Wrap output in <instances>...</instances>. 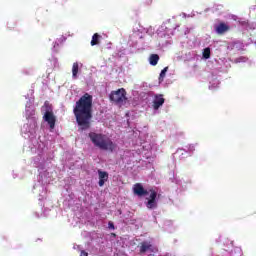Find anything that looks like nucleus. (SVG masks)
I'll return each instance as SVG.
<instances>
[{
  "label": "nucleus",
  "instance_id": "nucleus-3",
  "mask_svg": "<svg viewBox=\"0 0 256 256\" xmlns=\"http://www.w3.org/2000/svg\"><path fill=\"white\" fill-rule=\"evenodd\" d=\"M110 101L116 103V105H123L127 101V91L125 88H119L116 91H112L109 95Z\"/></svg>",
  "mask_w": 256,
  "mask_h": 256
},
{
  "label": "nucleus",
  "instance_id": "nucleus-2",
  "mask_svg": "<svg viewBox=\"0 0 256 256\" xmlns=\"http://www.w3.org/2000/svg\"><path fill=\"white\" fill-rule=\"evenodd\" d=\"M88 137L94 147H98L101 151H110V153H113L117 147V145L113 143V140L105 134L90 132Z\"/></svg>",
  "mask_w": 256,
  "mask_h": 256
},
{
  "label": "nucleus",
  "instance_id": "nucleus-8",
  "mask_svg": "<svg viewBox=\"0 0 256 256\" xmlns=\"http://www.w3.org/2000/svg\"><path fill=\"white\" fill-rule=\"evenodd\" d=\"M231 27L229 25L225 24V22H220L218 25L215 26V31L217 35H225L227 31H229Z\"/></svg>",
  "mask_w": 256,
  "mask_h": 256
},
{
  "label": "nucleus",
  "instance_id": "nucleus-16",
  "mask_svg": "<svg viewBox=\"0 0 256 256\" xmlns=\"http://www.w3.org/2000/svg\"><path fill=\"white\" fill-rule=\"evenodd\" d=\"M108 227L109 229H115V225L113 224V222H109Z\"/></svg>",
  "mask_w": 256,
  "mask_h": 256
},
{
  "label": "nucleus",
  "instance_id": "nucleus-12",
  "mask_svg": "<svg viewBox=\"0 0 256 256\" xmlns=\"http://www.w3.org/2000/svg\"><path fill=\"white\" fill-rule=\"evenodd\" d=\"M149 63H150V65L155 67V65H157V63H159V55L151 54L149 57Z\"/></svg>",
  "mask_w": 256,
  "mask_h": 256
},
{
  "label": "nucleus",
  "instance_id": "nucleus-4",
  "mask_svg": "<svg viewBox=\"0 0 256 256\" xmlns=\"http://www.w3.org/2000/svg\"><path fill=\"white\" fill-rule=\"evenodd\" d=\"M46 108V111L43 115V120L48 123L51 130L55 129V124L57 123V117L53 113V108L49 103L45 102L44 106Z\"/></svg>",
  "mask_w": 256,
  "mask_h": 256
},
{
  "label": "nucleus",
  "instance_id": "nucleus-5",
  "mask_svg": "<svg viewBox=\"0 0 256 256\" xmlns=\"http://www.w3.org/2000/svg\"><path fill=\"white\" fill-rule=\"evenodd\" d=\"M150 197L146 203L147 209H157V191L154 189L149 190Z\"/></svg>",
  "mask_w": 256,
  "mask_h": 256
},
{
  "label": "nucleus",
  "instance_id": "nucleus-11",
  "mask_svg": "<svg viewBox=\"0 0 256 256\" xmlns=\"http://www.w3.org/2000/svg\"><path fill=\"white\" fill-rule=\"evenodd\" d=\"M101 39V35H99V33H95L93 36H92V40L90 42V45L92 47H95V45H99V41Z\"/></svg>",
  "mask_w": 256,
  "mask_h": 256
},
{
  "label": "nucleus",
  "instance_id": "nucleus-15",
  "mask_svg": "<svg viewBox=\"0 0 256 256\" xmlns=\"http://www.w3.org/2000/svg\"><path fill=\"white\" fill-rule=\"evenodd\" d=\"M167 71H169V67H165L161 72L159 76V82H163V79H165V75H167Z\"/></svg>",
  "mask_w": 256,
  "mask_h": 256
},
{
  "label": "nucleus",
  "instance_id": "nucleus-18",
  "mask_svg": "<svg viewBox=\"0 0 256 256\" xmlns=\"http://www.w3.org/2000/svg\"><path fill=\"white\" fill-rule=\"evenodd\" d=\"M67 1H69V0H60V3H61V5H65V3H67Z\"/></svg>",
  "mask_w": 256,
  "mask_h": 256
},
{
  "label": "nucleus",
  "instance_id": "nucleus-6",
  "mask_svg": "<svg viewBox=\"0 0 256 256\" xmlns=\"http://www.w3.org/2000/svg\"><path fill=\"white\" fill-rule=\"evenodd\" d=\"M133 193L134 195H137V197H145V195H149V191L145 190L141 183L134 184Z\"/></svg>",
  "mask_w": 256,
  "mask_h": 256
},
{
  "label": "nucleus",
  "instance_id": "nucleus-9",
  "mask_svg": "<svg viewBox=\"0 0 256 256\" xmlns=\"http://www.w3.org/2000/svg\"><path fill=\"white\" fill-rule=\"evenodd\" d=\"M98 177H99V182H98L99 187H103V185H105V183L109 181V173L105 171L98 170Z\"/></svg>",
  "mask_w": 256,
  "mask_h": 256
},
{
  "label": "nucleus",
  "instance_id": "nucleus-1",
  "mask_svg": "<svg viewBox=\"0 0 256 256\" xmlns=\"http://www.w3.org/2000/svg\"><path fill=\"white\" fill-rule=\"evenodd\" d=\"M73 113L82 131L89 129L91 127V119H93V96L89 93L82 95L76 102Z\"/></svg>",
  "mask_w": 256,
  "mask_h": 256
},
{
  "label": "nucleus",
  "instance_id": "nucleus-17",
  "mask_svg": "<svg viewBox=\"0 0 256 256\" xmlns=\"http://www.w3.org/2000/svg\"><path fill=\"white\" fill-rule=\"evenodd\" d=\"M80 256H89V253H87L85 250H82Z\"/></svg>",
  "mask_w": 256,
  "mask_h": 256
},
{
  "label": "nucleus",
  "instance_id": "nucleus-13",
  "mask_svg": "<svg viewBox=\"0 0 256 256\" xmlns=\"http://www.w3.org/2000/svg\"><path fill=\"white\" fill-rule=\"evenodd\" d=\"M79 73V63L74 62L72 66V77L73 79H77V75Z\"/></svg>",
  "mask_w": 256,
  "mask_h": 256
},
{
  "label": "nucleus",
  "instance_id": "nucleus-7",
  "mask_svg": "<svg viewBox=\"0 0 256 256\" xmlns=\"http://www.w3.org/2000/svg\"><path fill=\"white\" fill-rule=\"evenodd\" d=\"M165 103V98H163L162 94H158L154 96L152 107L155 111H157L162 105Z\"/></svg>",
  "mask_w": 256,
  "mask_h": 256
},
{
  "label": "nucleus",
  "instance_id": "nucleus-10",
  "mask_svg": "<svg viewBox=\"0 0 256 256\" xmlns=\"http://www.w3.org/2000/svg\"><path fill=\"white\" fill-rule=\"evenodd\" d=\"M153 249V245L149 242H142L140 245V253H147V251H151Z\"/></svg>",
  "mask_w": 256,
  "mask_h": 256
},
{
  "label": "nucleus",
  "instance_id": "nucleus-14",
  "mask_svg": "<svg viewBox=\"0 0 256 256\" xmlns=\"http://www.w3.org/2000/svg\"><path fill=\"white\" fill-rule=\"evenodd\" d=\"M203 58L210 59L211 58V48L207 47L203 50Z\"/></svg>",
  "mask_w": 256,
  "mask_h": 256
}]
</instances>
